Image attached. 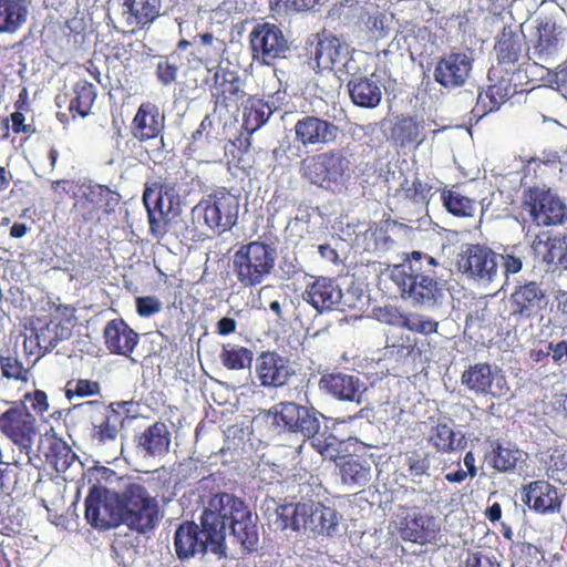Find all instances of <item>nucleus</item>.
<instances>
[{"label":"nucleus","mask_w":567,"mask_h":567,"mask_svg":"<svg viewBox=\"0 0 567 567\" xmlns=\"http://www.w3.org/2000/svg\"><path fill=\"white\" fill-rule=\"evenodd\" d=\"M348 91L354 105L364 109L377 107L382 100V90L374 75H353L348 82Z\"/></svg>","instance_id":"obj_34"},{"label":"nucleus","mask_w":567,"mask_h":567,"mask_svg":"<svg viewBox=\"0 0 567 567\" xmlns=\"http://www.w3.org/2000/svg\"><path fill=\"white\" fill-rule=\"evenodd\" d=\"M441 200L446 210L456 217H472L476 210V202L457 190L442 189Z\"/></svg>","instance_id":"obj_49"},{"label":"nucleus","mask_w":567,"mask_h":567,"mask_svg":"<svg viewBox=\"0 0 567 567\" xmlns=\"http://www.w3.org/2000/svg\"><path fill=\"white\" fill-rule=\"evenodd\" d=\"M0 369L2 377L6 379L28 381L29 370L16 357L0 355Z\"/></svg>","instance_id":"obj_56"},{"label":"nucleus","mask_w":567,"mask_h":567,"mask_svg":"<svg viewBox=\"0 0 567 567\" xmlns=\"http://www.w3.org/2000/svg\"><path fill=\"white\" fill-rule=\"evenodd\" d=\"M200 525L215 543H224L226 529L230 528L245 549L251 551L258 545V530L251 513L245 502L233 494H215L200 516Z\"/></svg>","instance_id":"obj_1"},{"label":"nucleus","mask_w":567,"mask_h":567,"mask_svg":"<svg viewBox=\"0 0 567 567\" xmlns=\"http://www.w3.org/2000/svg\"><path fill=\"white\" fill-rule=\"evenodd\" d=\"M406 466L410 475L423 476L430 470V461L426 456H422L417 452H413L406 457Z\"/></svg>","instance_id":"obj_59"},{"label":"nucleus","mask_w":567,"mask_h":567,"mask_svg":"<svg viewBox=\"0 0 567 567\" xmlns=\"http://www.w3.org/2000/svg\"><path fill=\"white\" fill-rule=\"evenodd\" d=\"M75 309L70 306L58 307L56 315L49 322L29 330L23 340V351L28 358L34 357V362L52 351L56 344L71 336V327L75 320Z\"/></svg>","instance_id":"obj_7"},{"label":"nucleus","mask_w":567,"mask_h":567,"mask_svg":"<svg viewBox=\"0 0 567 567\" xmlns=\"http://www.w3.org/2000/svg\"><path fill=\"white\" fill-rule=\"evenodd\" d=\"M522 208L537 226L563 225L567 218V206L550 189L529 187L522 196Z\"/></svg>","instance_id":"obj_11"},{"label":"nucleus","mask_w":567,"mask_h":567,"mask_svg":"<svg viewBox=\"0 0 567 567\" xmlns=\"http://www.w3.org/2000/svg\"><path fill=\"white\" fill-rule=\"evenodd\" d=\"M396 195L414 205L427 206L433 196V185L415 174L412 178L403 179Z\"/></svg>","instance_id":"obj_46"},{"label":"nucleus","mask_w":567,"mask_h":567,"mask_svg":"<svg viewBox=\"0 0 567 567\" xmlns=\"http://www.w3.org/2000/svg\"><path fill=\"white\" fill-rule=\"evenodd\" d=\"M81 199H85L91 205V212L103 209V212L110 214L118 205L120 195L106 185L90 184L82 186Z\"/></svg>","instance_id":"obj_42"},{"label":"nucleus","mask_w":567,"mask_h":567,"mask_svg":"<svg viewBox=\"0 0 567 567\" xmlns=\"http://www.w3.org/2000/svg\"><path fill=\"white\" fill-rule=\"evenodd\" d=\"M256 377L264 388L278 389L287 385L296 371L289 358L277 351H262L256 359Z\"/></svg>","instance_id":"obj_18"},{"label":"nucleus","mask_w":567,"mask_h":567,"mask_svg":"<svg viewBox=\"0 0 567 567\" xmlns=\"http://www.w3.org/2000/svg\"><path fill=\"white\" fill-rule=\"evenodd\" d=\"M437 266L432 256L413 251L402 264L392 268L390 278L402 298L422 306H432L442 296Z\"/></svg>","instance_id":"obj_2"},{"label":"nucleus","mask_w":567,"mask_h":567,"mask_svg":"<svg viewBox=\"0 0 567 567\" xmlns=\"http://www.w3.org/2000/svg\"><path fill=\"white\" fill-rule=\"evenodd\" d=\"M171 437L167 425L157 421L137 436V447L142 449L146 455L164 456L169 451Z\"/></svg>","instance_id":"obj_37"},{"label":"nucleus","mask_w":567,"mask_h":567,"mask_svg":"<svg viewBox=\"0 0 567 567\" xmlns=\"http://www.w3.org/2000/svg\"><path fill=\"white\" fill-rule=\"evenodd\" d=\"M100 392V383L89 379H71L65 384V396L69 400H72L74 396H93L97 395Z\"/></svg>","instance_id":"obj_54"},{"label":"nucleus","mask_w":567,"mask_h":567,"mask_svg":"<svg viewBox=\"0 0 567 567\" xmlns=\"http://www.w3.org/2000/svg\"><path fill=\"white\" fill-rule=\"evenodd\" d=\"M403 313L396 308L384 307L379 310V319L392 326L401 327Z\"/></svg>","instance_id":"obj_62"},{"label":"nucleus","mask_w":567,"mask_h":567,"mask_svg":"<svg viewBox=\"0 0 567 567\" xmlns=\"http://www.w3.org/2000/svg\"><path fill=\"white\" fill-rule=\"evenodd\" d=\"M252 351L246 347L224 344L219 359L221 364L228 370H244L249 368L252 362Z\"/></svg>","instance_id":"obj_50"},{"label":"nucleus","mask_w":567,"mask_h":567,"mask_svg":"<svg viewBox=\"0 0 567 567\" xmlns=\"http://www.w3.org/2000/svg\"><path fill=\"white\" fill-rule=\"evenodd\" d=\"M239 208V196L226 187H219L202 197L192 209V218L221 235L237 224Z\"/></svg>","instance_id":"obj_5"},{"label":"nucleus","mask_w":567,"mask_h":567,"mask_svg":"<svg viewBox=\"0 0 567 567\" xmlns=\"http://www.w3.org/2000/svg\"><path fill=\"white\" fill-rule=\"evenodd\" d=\"M276 110L268 101L249 96L244 104L243 127L251 135L269 121Z\"/></svg>","instance_id":"obj_40"},{"label":"nucleus","mask_w":567,"mask_h":567,"mask_svg":"<svg viewBox=\"0 0 567 567\" xmlns=\"http://www.w3.org/2000/svg\"><path fill=\"white\" fill-rule=\"evenodd\" d=\"M271 424L278 432L300 433L303 437H311L320 430L317 411L296 402H279L269 410Z\"/></svg>","instance_id":"obj_12"},{"label":"nucleus","mask_w":567,"mask_h":567,"mask_svg":"<svg viewBox=\"0 0 567 567\" xmlns=\"http://www.w3.org/2000/svg\"><path fill=\"white\" fill-rule=\"evenodd\" d=\"M503 268L506 276L517 274L522 270L523 261L519 257L511 254L501 255Z\"/></svg>","instance_id":"obj_63"},{"label":"nucleus","mask_w":567,"mask_h":567,"mask_svg":"<svg viewBox=\"0 0 567 567\" xmlns=\"http://www.w3.org/2000/svg\"><path fill=\"white\" fill-rule=\"evenodd\" d=\"M281 529H310L320 535H331L338 526L334 508L320 502H300L282 504L276 509Z\"/></svg>","instance_id":"obj_4"},{"label":"nucleus","mask_w":567,"mask_h":567,"mask_svg":"<svg viewBox=\"0 0 567 567\" xmlns=\"http://www.w3.org/2000/svg\"><path fill=\"white\" fill-rule=\"evenodd\" d=\"M151 188L152 192L166 197L167 200L172 199L174 202L175 184L169 182H156Z\"/></svg>","instance_id":"obj_64"},{"label":"nucleus","mask_w":567,"mask_h":567,"mask_svg":"<svg viewBox=\"0 0 567 567\" xmlns=\"http://www.w3.org/2000/svg\"><path fill=\"white\" fill-rule=\"evenodd\" d=\"M85 518L93 528L100 530L122 525L123 492L118 494L93 485L85 498Z\"/></svg>","instance_id":"obj_9"},{"label":"nucleus","mask_w":567,"mask_h":567,"mask_svg":"<svg viewBox=\"0 0 567 567\" xmlns=\"http://www.w3.org/2000/svg\"><path fill=\"white\" fill-rule=\"evenodd\" d=\"M72 93L73 96L68 107L72 118L89 116L97 96L95 85L84 79H80L74 83Z\"/></svg>","instance_id":"obj_41"},{"label":"nucleus","mask_w":567,"mask_h":567,"mask_svg":"<svg viewBox=\"0 0 567 567\" xmlns=\"http://www.w3.org/2000/svg\"><path fill=\"white\" fill-rule=\"evenodd\" d=\"M159 522V508L155 497L137 483L128 484L123 491V520L131 530L147 534Z\"/></svg>","instance_id":"obj_8"},{"label":"nucleus","mask_w":567,"mask_h":567,"mask_svg":"<svg viewBox=\"0 0 567 567\" xmlns=\"http://www.w3.org/2000/svg\"><path fill=\"white\" fill-rule=\"evenodd\" d=\"M197 41L198 44L193 52V56L202 64L208 66L219 56L220 48L215 45V42L219 43V41L210 32L198 34L195 37V42ZM207 70L209 73L213 72L210 68H207Z\"/></svg>","instance_id":"obj_51"},{"label":"nucleus","mask_w":567,"mask_h":567,"mask_svg":"<svg viewBox=\"0 0 567 567\" xmlns=\"http://www.w3.org/2000/svg\"><path fill=\"white\" fill-rule=\"evenodd\" d=\"M461 381L463 385L476 394H491L493 396L504 394V385L501 382L505 383V379L497 377L486 362L470 365L462 373Z\"/></svg>","instance_id":"obj_26"},{"label":"nucleus","mask_w":567,"mask_h":567,"mask_svg":"<svg viewBox=\"0 0 567 567\" xmlns=\"http://www.w3.org/2000/svg\"><path fill=\"white\" fill-rule=\"evenodd\" d=\"M548 480L560 485H567V449L564 446L549 447L540 460Z\"/></svg>","instance_id":"obj_45"},{"label":"nucleus","mask_w":567,"mask_h":567,"mask_svg":"<svg viewBox=\"0 0 567 567\" xmlns=\"http://www.w3.org/2000/svg\"><path fill=\"white\" fill-rule=\"evenodd\" d=\"M210 533H206L195 522H183L174 533V549L179 560L184 561L196 555H204L209 548L213 553L221 551L224 543H215L208 538Z\"/></svg>","instance_id":"obj_15"},{"label":"nucleus","mask_w":567,"mask_h":567,"mask_svg":"<svg viewBox=\"0 0 567 567\" xmlns=\"http://www.w3.org/2000/svg\"><path fill=\"white\" fill-rule=\"evenodd\" d=\"M25 405V403L30 404V408L37 414L42 415L43 413L49 411V401L48 395L42 390H34L32 392H27L23 395V400L20 402Z\"/></svg>","instance_id":"obj_57"},{"label":"nucleus","mask_w":567,"mask_h":567,"mask_svg":"<svg viewBox=\"0 0 567 567\" xmlns=\"http://www.w3.org/2000/svg\"><path fill=\"white\" fill-rule=\"evenodd\" d=\"M161 0H123L122 18L128 32L150 27L161 14Z\"/></svg>","instance_id":"obj_29"},{"label":"nucleus","mask_w":567,"mask_h":567,"mask_svg":"<svg viewBox=\"0 0 567 567\" xmlns=\"http://www.w3.org/2000/svg\"><path fill=\"white\" fill-rule=\"evenodd\" d=\"M104 339L111 353L130 357L140 337L123 319H113L104 328Z\"/></svg>","instance_id":"obj_32"},{"label":"nucleus","mask_w":567,"mask_h":567,"mask_svg":"<svg viewBox=\"0 0 567 567\" xmlns=\"http://www.w3.org/2000/svg\"><path fill=\"white\" fill-rule=\"evenodd\" d=\"M213 127V120L206 115L192 135L190 147L194 151L205 150L215 142L216 136L212 134Z\"/></svg>","instance_id":"obj_55"},{"label":"nucleus","mask_w":567,"mask_h":567,"mask_svg":"<svg viewBox=\"0 0 567 567\" xmlns=\"http://www.w3.org/2000/svg\"><path fill=\"white\" fill-rule=\"evenodd\" d=\"M0 431L29 455L38 434L37 419L24 404L16 403L0 415Z\"/></svg>","instance_id":"obj_13"},{"label":"nucleus","mask_w":567,"mask_h":567,"mask_svg":"<svg viewBox=\"0 0 567 567\" xmlns=\"http://www.w3.org/2000/svg\"><path fill=\"white\" fill-rule=\"evenodd\" d=\"M485 462L498 473H513L522 460V452L516 446L503 444L499 440L488 441Z\"/></svg>","instance_id":"obj_36"},{"label":"nucleus","mask_w":567,"mask_h":567,"mask_svg":"<svg viewBox=\"0 0 567 567\" xmlns=\"http://www.w3.org/2000/svg\"><path fill=\"white\" fill-rule=\"evenodd\" d=\"M179 60V56L175 52L159 56L155 75L162 85L168 86L176 81L181 65Z\"/></svg>","instance_id":"obj_53"},{"label":"nucleus","mask_w":567,"mask_h":567,"mask_svg":"<svg viewBox=\"0 0 567 567\" xmlns=\"http://www.w3.org/2000/svg\"><path fill=\"white\" fill-rule=\"evenodd\" d=\"M165 117L152 102H143L131 123V134L141 143L162 137Z\"/></svg>","instance_id":"obj_25"},{"label":"nucleus","mask_w":567,"mask_h":567,"mask_svg":"<svg viewBox=\"0 0 567 567\" xmlns=\"http://www.w3.org/2000/svg\"><path fill=\"white\" fill-rule=\"evenodd\" d=\"M138 316L148 318L162 310V302L153 296L137 297L135 299Z\"/></svg>","instance_id":"obj_58"},{"label":"nucleus","mask_w":567,"mask_h":567,"mask_svg":"<svg viewBox=\"0 0 567 567\" xmlns=\"http://www.w3.org/2000/svg\"><path fill=\"white\" fill-rule=\"evenodd\" d=\"M559 47V38L555 23H543L538 28V39L534 45L533 54L539 61L546 62Z\"/></svg>","instance_id":"obj_48"},{"label":"nucleus","mask_w":567,"mask_h":567,"mask_svg":"<svg viewBox=\"0 0 567 567\" xmlns=\"http://www.w3.org/2000/svg\"><path fill=\"white\" fill-rule=\"evenodd\" d=\"M276 249L265 241L254 240L241 245L233 255V272L244 287L260 285L274 270Z\"/></svg>","instance_id":"obj_6"},{"label":"nucleus","mask_w":567,"mask_h":567,"mask_svg":"<svg viewBox=\"0 0 567 567\" xmlns=\"http://www.w3.org/2000/svg\"><path fill=\"white\" fill-rule=\"evenodd\" d=\"M12 131L14 134H25L28 137L37 132L33 124H25V116L22 112H13L10 115Z\"/></svg>","instance_id":"obj_61"},{"label":"nucleus","mask_w":567,"mask_h":567,"mask_svg":"<svg viewBox=\"0 0 567 567\" xmlns=\"http://www.w3.org/2000/svg\"><path fill=\"white\" fill-rule=\"evenodd\" d=\"M313 54L320 70L339 72L350 61L351 49L344 40L323 31L318 34Z\"/></svg>","instance_id":"obj_20"},{"label":"nucleus","mask_w":567,"mask_h":567,"mask_svg":"<svg viewBox=\"0 0 567 567\" xmlns=\"http://www.w3.org/2000/svg\"><path fill=\"white\" fill-rule=\"evenodd\" d=\"M391 137L401 147H416L425 140L424 121L414 116L398 117L391 128Z\"/></svg>","instance_id":"obj_39"},{"label":"nucleus","mask_w":567,"mask_h":567,"mask_svg":"<svg viewBox=\"0 0 567 567\" xmlns=\"http://www.w3.org/2000/svg\"><path fill=\"white\" fill-rule=\"evenodd\" d=\"M532 248L543 262L567 269V235L539 233L533 240Z\"/></svg>","instance_id":"obj_28"},{"label":"nucleus","mask_w":567,"mask_h":567,"mask_svg":"<svg viewBox=\"0 0 567 567\" xmlns=\"http://www.w3.org/2000/svg\"><path fill=\"white\" fill-rule=\"evenodd\" d=\"M472 59L464 52H450L439 59L434 69V80L445 89L463 86L472 71Z\"/></svg>","instance_id":"obj_21"},{"label":"nucleus","mask_w":567,"mask_h":567,"mask_svg":"<svg viewBox=\"0 0 567 567\" xmlns=\"http://www.w3.org/2000/svg\"><path fill=\"white\" fill-rule=\"evenodd\" d=\"M29 0H0V34H14L28 22Z\"/></svg>","instance_id":"obj_38"},{"label":"nucleus","mask_w":567,"mask_h":567,"mask_svg":"<svg viewBox=\"0 0 567 567\" xmlns=\"http://www.w3.org/2000/svg\"><path fill=\"white\" fill-rule=\"evenodd\" d=\"M522 499L530 509L540 514L558 512L561 506L557 488L543 480L525 485Z\"/></svg>","instance_id":"obj_30"},{"label":"nucleus","mask_w":567,"mask_h":567,"mask_svg":"<svg viewBox=\"0 0 567 567\" xmlns=\"http://www.w3.org/2000/svg\"><path fill=\"white\" fill-rule=\"evenodd\" d=\"M305 302L319 313L334 310L342 299V290L337 281L329 277H310L301 293Z\"/></svg>","instance_id":"obj_23"},{"label":"nucleus","mask_w":567,"mask_h":567,"mask_svg":"<svg viewBox=\"0 0 567 567\" xmlns=\"http://www.w3.org/2000/svg\"><path fill=\"white\" fill-rule=\"evenodd\" d=\"M252 58L270 65L275 60L284 58L288 50L282 31L272 23H258L249 34Z\"/></svg>","instance_id":"obj_16"},{"label":"nucleus","mask_w":567,"mask_h":567,"mask_svg":"<svg viewBox=\"0 0 567 567\" xmlns=\"http://www.w3.org/2000/svg\"><path fill=\"white\" fill-rule=\"evenodd\" d=\"M293 132L296 142L307 147L333 142L338 127L332 122L319 116L306 115L296 122Z\"/></svg>","instance_id":"obj_24"},{"label":"nucleus","mask_w":567,"mask_h":567,"mask_svg":"<svg viewBox=\"0 0 567 567\" xmlns=\"http://www.w3.org/2000/svg\"><path fill=\"white\" fill-rule=\"evenodd\" d=\"M362 30L365 31L370 38L380 39L388 34L386 16L378 8L373 11H365L359 18Z\"/></svg>","instance_id":"obj_52"},{"label":"nucleus","mask_w":567,"mask_h":567,"mask_svg":"<svg viewBox=\"0 0 567 567\" xmlns=\"http://www.w3.org/2000/svg\"><path fill=\"white\" fill-rule=\"evenodd\" d=\"M319 385L332 396L350 402H361L362 383L355 375L341 372L323 374L320 378Z\"/></svg>","instance_id":"obj_33"},{"label":"nucleus","mask_w":567,"mask_h":567,"mask_svg":"<svg viewBox=\"0 0 567 567\" xmlns=\"http://www.w3.org/2000/svg\"><path fill=\"white\" fill-rule=\"evenodd\" d=\"M522 39L520 35L514 32L511 28H504L498 35L495 43V52L497 55V64L508 75L516 69V64L522 54Z\"/></svg>","instance_id":"obj_35"},{"label":"nucleus","mask_w":567,"mask_h":567,"mask_svg":"<svg viewBox=\"0 0 567 567\" xmlns=\"http://www.w3.org/2000/svg\"><path fill=\"white\" fill-rule=\"evenodd\" d=\"M302 178L324 189H341L351 177V162L341 150H329L305 157L299 168Z\"/></svg>","instance_id":"obj_3"},{"label":"nucleus","mask_w":567,"mask_h":567,"mask_svg":"<svg viewBox=\"0 0 567 567\" xmlns=\"http://www.w3.org/2000/svg\"><path fill=\"white\" fill-rule=\"evenodd\" d=\"M47 443L45 462L58 473H64L76 460V454L63 439L56 435L47 437Z\"/></svg>","instance_id":"obj_43"},{"label":"nucleus","mask_w":567,"mask_h":567,"mask_svg":"<svg viewBox=\"0 0 567 567\" xmlns=\"http://www.w3.org/2000/svg\"><path fill=\"white\" fill-rule=\"evenodd\" d=\"M213 71V75L206 78L205 83L209 87L214 111L221 112L236 107L244 96L237 72L223 66H217Z\"/></svg>","instance_id":"obj_17"},{"label":"nucleus","mask_w":567,"mask_h":567,"mask_svg":"<svg viewBox=\"0 0 567 567\" xmlns=\"http://www.w3.org/2000/svg\"><path fill=\"white\" fill-rule=\"evenodd\" d=\"M338 466L344 484L363 486L370 481L371 466L367 460L348 455L342 457Z\"/></svg>","instance_id":"obj_44"},{"label":"nucleus","mask_w":567,"mask_h":567,"mask_svg":"<svg viewBox=\"0 0 567 567\" xmlns=\"http://www.w3.org/2000/svg\"><path fill=\"white\" fill-rule=\"evenodd\" d=\"M497 257L486 245L470 244L457 255L456 268L468 279L489 284L497 276Z\"/></svg>","instance_id":"obj_14"},{"label":"nucleus","mask_w":567,"mask_h":567,"mask_svg":"<svg viewBox=\"0 0 567 567\" xmlns=\"http://www.w3.org/2000/svg\"><path fill=\"white\" fill-rule=\"evenodd\" d=\"M143 203L147 212L150 233L155 238L164 237L169 230L173 200H167L166 197L152 192L151 187H145Z\"/></svg>","instance_id":"obj_27"},{"label":"nucleus","mask_w":567,"mask_h":567,"mask_svg":"<svg viewBox=\"0 0 567 567\" xmlns=\"http://www.w3.org/2000/svg\"><path fill=\"white\" fill-rule=\"evenodd\" d=\"M427 443L440 453H451L455 451L461 441L456 444V434L450 422L439 419L427 433Z\"/></svg>","instance_id":"obj_47"},{"label":"nucleus","mask_w":567,"mask_h":567,"mask_svg":"<svg viewBox=\"0 0 567 567\" xmlns=\"http://www.w3.org/2000/svg\"><path fill=\"white\" fill-rule=\"evenodd\" d=\"M394 523L400 537L405 542L427 545L439 540L441 527L436 518L416 505H399Z\"/></svg>","instance_id":"obj_10"},{"label":"nucleus","mask_w":567,"mask_h":567,"mask_svg":"<svg viewBox=\"0 0 567 567\" xmlns=\"http://www.w3.org/2000/svg\"><path fill=\"white\" fill-rule=\"evenodd\" d=\"M496 72V68L489 70L488 79L492 81L493 76H495L498 80L495 83L487 85L486 89L480 91L476 103L472 109L471 113L473 117H476L477 120L492 112L498 111L508 99L518 92L517 85L513 83L512 78L503 75L498 76Z\"/></svg>","instance_id":"obj_19"},{"label":"nucleus","mask_w":567,"mask_h":567,"mask_svg":"<svg viewBox=\"0 0 567 567\" xmlns=\"http://www.w3.org/2000/svg\"><path fill=\"white\" fill-rule=\"evenodd\" d=\"M544 299L545 292L537 282L519 285L509 298L511 316L518 320L533 318L542 309Z\"/></svg>","instance_id":"obj_31"},{"label":"nucleus","mask_w":567,"mask_h":567,"mask_svg":"<svg viewBox=\"0 0 567 567\" xmlns=\"http://www.w3.org/2000/svg\"><path fill=\"white\" fill-rule=\"evenodd\" d=\"M465 567H501L499 561L482 551H470L465 560Z\"/></svg>","instance_id":"obj_60"},{"label":"nucleus","mask_w":567,"mask_h":567,"mask_svg":"<svg viewBox=\"0 0 567 567\" xmlns=\"http://www.w3.org/2000/svg\"><path fill=\"white\" fill-rule=\"evenodd\" d=\"M85 404L95 408L99 414V417L92 423V439L101 444L115 441L124 421L121 410L128 403L122 401L105 405L100 401H89Z\"/></svg>","instance_id":"obj_22"}]
</instances>
